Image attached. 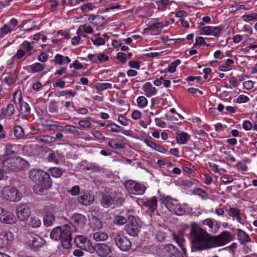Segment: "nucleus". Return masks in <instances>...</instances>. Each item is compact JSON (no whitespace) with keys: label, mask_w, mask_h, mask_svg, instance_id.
Returning <instances> with one entry per match:
<instances>
[{"label":"nucleus","mask_w":257,"mask_h":257,"mask_svg":"<svg viewBox=\"0 0 257 257\" xmlns=\"http://www.w3.org/2000/svg\"><path fill=\"white\" fill-rule=\"evenodd\" d=\"M190 234L192 245L197 250L222 246L230 239L228 231H225L220 235L211 236L194 223L191 224Z\"/></svg>","instance_id":"1"},{"label":"nucleus","mask_w":257,"mask_h":257,"mask_svg":"<svg viewBox=\"0 0 257 257\" xmlns=\"http://www.w3.org/2000/svg\"><path fill=\"white\" fill-rule=\"evenodd\" d=\"M30 178L35 185L33 187L34 192L38 195L45 194L47 190L51 186L52 181L49 174L42 170L33 169L29 174Z\"/></svg>","instance_id":"2"},{"label":"nucleus","mask_w":257,"mask_h":257,"mask_svg":"<svg viewBox=\"0 0 257 257\" xmlns=\"http://www.w3.org/2000/svg\"><path fill=\"white\" fill-rule=\"evenodd\" d=\"M76 231V226L72 223H69L54 228L51 232L50 237L55 240H60L62 246L64 248L69 249L72 245L71 233Z\"/></svg>","instance_id":"3"},{"label":"nucleus","mask_w":257,"mask_h":257,"mask_svg":"<svg viewBox=\"0 0 257 257\" xmlns=\"http://www.w3.org/2000/svg\"><path fill=\"white\" fill-rule=\"evenodd\" d=\"M1 166L6 170L17 171L23 167L25 160L20 157L0 160Z\"/></svg>","instance_id":"4"},{"label":"nucleus","mask_w":257,"mask_h":257,"mask_svg":"<svg viewBox=\"0 0 257 257\" xmlns=\"http://www.w3.org/2000/svg\"><path fill=\"white\" fill-rule=\"evenodd\" d=\"M74 242L78 247L90 253H93L95 250V248L90 241L85 236H76L74 238Z\"/></svg>","instance_id":"5"},{"label":"nucleus","mask_w":257,"mask_h":257,"mask_svg":"<svg viewBox=\"0 0 257 257\" xmlns=\"http://www.w3.org/2000/svg\"><path fill=\"white\" fill-rule=\"evenodd\" d=\"M2 194L4 198L13 202L19 201L22 197V194L16 188L10 187L4 188Z\"/></svg>","instance_id":"6"},{"label":"nucleus","mask_w":257,"mask_h":257,"mask_svg":"<svg viewBox=\"0 0 257 257\" xmlns=\"http://www.w3.org/2000/svg\"><path fill=\"white\" fill-rule=\"evenodd\" d=\"M124 186L130 193L135 195H142L146 190V187L144 185L131 180L126 181Z\"/></svg>","instance_id":"7"},{"label":"nucleus","mask_w":257,"mask_h":257,"mask_svg":"<svg viewBox=\"0 0 257 257\" xmlns=\"http://www.w3.org/2000/svg\"><path fill=\"white\" fill-rule=\"evenodd\" d=\"M173 236L178 245L181 247L183 252L179 251L175 246L172 255H173L175 257H183V254H185L186 252V249L184 245L185 239L184 238L183 233L182 232H179L177 234H173Z\"/></svg>","instance_id":"8"},{"label":"nucleus","mask_w":257,"mask_h":257,"mask_svg":"<svg viewBox=\"0 0 257 257\" xmlns=\"http://www.w3.org/2000/svg\"><path fill=\"white\" fill-rule=\"evenodd\" d=\"M116 246L121 250L126 251L130 249L132 243L130 239L121 234H118L114 237Z\"/></svg>","instance_id":"9"},{"label":"nucleus","mask_w":257,"mask_h":257,"mask_svg":"<svg viewBox=\"0 0 257 257\" xmlns=\"http://www.w3.org/2000/svg\"><path fill=\"white\" fill-rule=\"evenodd\" d=\"M29 243L34 248L42 246L45 243V240L41 236L32 232H28L26 234Z\"/></svg>","instance_id":"10"},{"label":"nucleus","mask_w":257,"mask_h":257,"mask_svg":"<svg viewBox=\"0 0 257 257\" xmlns=\"http://www.w3.org/2000/svg\"><path fill=\"white\" fill-rule=\"evenodd\" d=\"M16 215L20 221H26L31 215L29 207L26 204L19 205L16 209Z\"/></svg>","instance_id":"11"},{"label":"nucleus","mask_w":257,"mask_h":257,"mask_svg":"<svg viewBox=\"0 0 257 257\" xmlns=\"http://www.w3.org/2000/svg\"><path fill=\"white\" fill-rule=\"evenodd\" d=\"M94 196L89 192L82 194L78 197V202L83 206H88L92 204L94 201Z\"/></svg>","instance_id":"12"},{"label":"nucleus","mask_w":257,"mask_h":257,"mask_svg":"<svg viewBox=\"0 0 257 257\" xmlns=\"http://www.w3.org/2000/svg\"><path fill=\"white\" fill-rule=\"evenodd\" d=\"M13 240L12 234L10 232L4 231L0 233V248L8 246Z\"/></svg>","instance_id":"13"},{"label":"nucleus","mask_w":257,"mask_h":257,"mask_svg":"<svg viewBox=\"0 0 257 257\" xmlns=\"http://www.w3.org/2000/svg\"><path fill=\"white\" fill-rule=\"evenodd\" d=\"M72 221L80 228H82L86 224L87 219L86 217L80 213H75L71 217Z\"/></svg>","instance_id":"14"},{"label":"nucleus","mask_w":257,"mask_h":257,"mask_svg":"<svg viewBox=\"0 0 257 257\" xmlns=\"http://www.w3.org/2000/svg\"><path fill=\"white\" fill-rule=\"evenodd\" d=\"M111 251L110 247L106 244L101 243L98 245L96 252L100 257L107 256Z\"/></svg>","instance_id":"15"},{"label":"nucleus","mask_w":257,"mask_h":257,"mask_svg":"<svg viewBox=\"0 0 257 257\" xmlns=\"http://www.w3.org/2000/svg\"><path fill=\"white\" fill-rule=\"evenodd\" d=\"M15 112V107L13 104H9L6 108H3L0 113V118L11 117Z\"/></svg>","instance_id":"16"},{"label":"nucleus","mask_w":257,"mask_h":257,"mask_svg":"<svg viewBox=\"0 0 257 257\" xmlns=\"http://www.w3.org/2000/svg\"><path fill=\"white\" fill-rule=\"evenodd\" d=\"M163 202L167 208L172 212L174 210V208L177 207V205L179 203L176 199H173L170 196H166L163 199Z\"/></svg>","instance_id":"17"},{"label":"nucleus","mask_w":257,"mask_h":257,"mask_svg":"<svg viewBox=\"0 0 257 257\" xmlns=\"http://www.w3.org/2000/svg\"><path fill=\"white\" fill-rule=\"evenodd\" d=\"M143 90L148 97L154 96L157 93V89L150 82L145 83L143 86Z\"/></svg>","instance_id":"18"},{"label":"nucleus","mask_w":257,"mask_h":257,"mask_svg":"<svg viewBox=\"0 0 257 257\" xmlns=\"http://www.w3.org/2000/svg\"><path fill=\"white\" fill-rule=\"evenodd\" d=\"M16 218L12 213L4 211L0 217V221L6 224H13L15 222Z\"/></svg>","instance_id":"19"},{"label":"nucleus","mask_w":257,"mask_h":257,"mask_svg":"<svg viewBox=\"0 0 257 257\" xmlns=\"http://www.w3.org/2000/svg\"><path fill=\"white\" fill-rule=\"evenodd\" d=\"M203 224L204 225L208 226L209 228V231L212 233L216 232L219 227V225L218 224L216 221L210 218L203 221Z\"/></svg>","instance_id":"20"},{"label":"nucleus","mask_w":257,"mask_h":257,"mask_svg":"<svg viewBox=\"0 0 257 257\" xmlns=\"http://www.w3.org/2000/svg\"><path fill=\"white\" fill-rule=\"evenodd\" d=\"M140 226L139 223L136 224H127L125 226L126 232L132 236H137L139 232Z\"/></svg>","instance_id":"21"},{"label":"nucleus","mask_w":257,"mask_h":257,"mask_svg":"<svg viewBox=\"0 0 257 257\" xmlns=\"http://www.w3.org/2000/svg\"><path fill=\"white\" fill-rule=\"evenodd\" d=\"M113 200L111 196L108 194L102 193L101 198V204L105 208H108L112 204Z\"/></svg>","instance_id":"22"},{"label":"nucleus","mask_w":257,"mask_h":257,"mask_svg":"<svg viewBox=\"0 0 257 257\" xmlns=\"http://www.w3.org/2000/svg\"><path fill=\"white\" fill-rule=\"evenodd\" d=\"M55 221V216L52 212H47L44 217V224L47 227L51 226L54 223Z\"/></svg>","instance_id":"23"},{"label":"nucleus","mask_w":257,"mask_h":257,"mask_svg":"<svg viewBox=\"0 0 257 257\" xmlns=\"http://www.w3.org/2000/svg\"><path fill=\"white\" fill-rule=\"evenodd\" d=\"M47 160L49 162L58 164L62 161V156L57 153L52 152L50 153L47 157Z\"/></svg>","instance_id":"24"},{"label":"nucleus","mask_w":257,"mask_h":257,"mask_svg":"<svg viewBox=\"0 0 257 257\" xmlns=\"http://www.w3.org/2000/svg\"><path fill=\"white\" fill-rule=\"evenodd\" d=\"M238 239L239 240L241 243L244 244L250 241V238L249 235L246 232L240 229H238Z\"/></svg>","instance_id":"25"},{"label":"nucleus","mask_w":257,"mask_h":257,"mask_svg":"<svg viewBox=\"0 0 257 257\" xmlns=\"http://www.w3.org/2000/svg\"><path fill=\"white\" fill-rule=\"evenodd\" d=\"M18 101L20 104V110L22 113H29L30 111V107L27 103L22 101V97L21 95L19 96Z\"/></svg>","instance_id":"26"},{"label":"nucleus","mask_w":257,"mask_h":257,"mask_svg":"<svg viewBox=\"0 0 257 257\" xmlns=\"http://www.w3.org/2000/svg\"><path fill=\"white\" fill-rule=\"evenodd\" d=\"M34 43L29 42L27 41H25L23 42V43L21 45V48L23 50H26V52L28 55H31L32 54V50L33 49V44Z\"/></svg>","instance_id":"27"},{"label":"nucleus","mask_w":257,"mask_h":257,"mask_svg":"<svg viewBox=\"0 0 257 257\" xmlns=\"http://www.w3.org/2000/svg\"><path fill=\"white\" fill-rule=\"evenodd\" d=\"M144 205L150 208L152 211L154 212L157 206V200L156 197H153L150 200L145 202Z\"/></svg>","instance_id":"28"},{"label":"nucleus","mask_w":257,"mask_h":257,"mask_svg":"<svg viewBox=\"0 0 257 257\" xmlns=\"http://www.w3.org/2000/svg\"><path fill=\"white\" fill-rule=\"evenodd\" d=\"M38 142L44 144H50L51 143L56 142V140L53 137L49 136H43L37 137Z\"/></svg>","instance_id":"29"},{"label":"nucleus","mask_w":257,"mask_h":257,"mask_svg":"<svg viewBox=\"0 0 257 257\" xmlns=\"http://www.w3.org/2000/svg\"><path fill=\"white\" fill-rule=\"evenodd\" d=\"M189 139V136L186 133L179 134L176 137L177 142L180 144H185Z\"/></svg>","instance_id":"30"},{"label":"nucleus","mask_w":257,"mask_h":257,"mask_svg":"<svg viewBox=\"0 0 257 257\" xmlns=\"http://www.w3.org/2000/svg\"><path fill=\"white\" fill-rule=\"evenodd\" d=\"M107 237V234L103 232H96L93 234V238L96 241L105 240Z\"/></svg>","instance_id":"31"},{"label":"nucleus","mask_w":257,"mask_h":257,"mask_svg":"<svg viewBox=\"0 0 257 257\" xmlns=\"http://www.w3.org/2000/svg\"><path fill=\"white\" fill-rule=\"evenodd\" d=\"M48 171L49 173L55 178H59L63 174L62 170L57 167L50 168Z\"/></svg>","instance_id":"32"},{"label":"nucleus","mask_w":257,"mask_h":257,"mask_svg":"<svg viewBox=\"0 0 257 257\" xmlns=\"http://www.w3.org/2000/svg\"><path fill=\"white\" fill-rule=\"evenodd\" d=\"M29 225L33 228H37L41 226V221L37 217H31L29 222Z\"/></svg>","instance_id":"33"},{"label":"nucleus","mask_w":257,"mask_h":257,"mask_svg":"<svg viewBox=\"0 0 257 257\" xmlns=\"http://www.w3.org/2000/svg\"><path fill=\"white\" fill-rule=\"evenodd\" d=\"M45 65L39 63H35L29 66V68L32 73H36L43 71L44 69Z\"/></svg>","instance_id":"34"},{"label":"nucleus","mask_w":257,"mask_h":257,"mask_svg":"<svg viewBox=\"0 0 257 257\" xmlns=\"http://www.w3.org/2000/svg\"><path fill=\"white\" fill-rule=\"evenodd\" d=\"M17 147L16 145H7L5 148V155L6 156L14 155L16 153Z\"/></svg>","instance_id":"35"},{"label":"nucleus","mask_w":257,"mask_h":257,"mask_svg":"<svg viewBox=\"0 0 257 257\" xmlns=\"http://www.w3.org/2000/svg\"><path fill=\"white\" fill-rule=\"evenodd\" d=\"M14 134L15 136L19 139L22 138L25 135L23 129L19 125H16L14 127Z\"/></svg>","instance_id":"36"},{"label":"nucleus","mask_w":257,"mask_h":257,"mask_svg":"<svg viewBox=\"0 0 257 257\" xmlns=\"http://www.w3.org/2000/svg\"><path fill=\"white\" fill-rule=\"evenodd\" d=\"M234 63V61L232 59H228L226 60L224 65L220 66L218 67V69L221 71H224L226 70H229L231 69V64Z\"/></svg>","instance_id":"37"},{"label":"nucleus","mask_w":257,"mask_h":257,"mask_svg":"<svg viewBox=\"0 0 257 257\" xmlns=\"http://www.w3.org/2000/svg\"><path fill=\"white\" fill-rule=\"evenodd\" d=\"M137 101L138 105L140 107L144 108L146 107L148 104V100L144 96L139 97L137 100Z\"/></svg>","instance_id":"38"},{"label":"nucleus","mask_w":257,"mask_h":257,"mask_svg":"<svg viewBox=\"0 0 257 257\" xmlns=\"http://www.w3.org/2000/svg\"><path fill=\"white\" fill-rule=\"evenodd\" d=\"M229 215L232 217H235L238 221H239L241 219L238 209L230 208L229 210Z\"/></svg>","instance_id":"39"},{"label":"nucleus","mask_w":257,"mask_h":257,"mask_svg":"<svg viewBox=\"0 0 257 257\" xmlns=\"http://www.w3.org/2000/svg\"><path fill=\"white\" fill-rule=\"evenodd\" d=\"M180 60L179 59L176 60L171 63L168 68V70L170 73H174L176 71V67L180 64Z\"/></svg>","instance_id":"40"},{"label":"nucleus","mask_w":257,"mask_h":257,"mask_svg":"<svg viewBox=\"0 0 257 257\" xmlns=\"http://www.w3.org/2000/svg\"><path fill=\"white\" fill-rule=\"evenodd\" d=\"M108 145L109 147L113 149H120L123 148L121 144L116 142L114 140H110L108 142Z\"/></svg>","instance_id":"41"},{"label":"nucleus","mask_w":257,"mask_h":257,"mask_svg":"<svg viewBox=\"0 0 257 257\" xmlns=\"http://www.w3.org/2000/svg\"><path fill=\"white\" fill-rule=\"evenodd\" d=\"M114 222L117 225H123L127 222V219L123 216H118L115 218Z\"/></svg>","instance_id":"42"},{"label":"nucleus","mask_w":257,"mask_h":257,"mask_svg":"<svg viewBox=\"0 0 257 257\" xmlns=\"http://www.w3.org/2000/svg\"><path fill=\"white\" fill-rule=\"evenodd\" d=\"M111 87V84L109 83H101L98 84L97 86V89L100 91H103Z\"/></svg>","instance_id":"43"},{"label":"nucleus","mask_w":257,"mask_h":257,"mask_svg":"<svg viewBox=\"0 0 257 257\" xmlns=\"http://www.w3.org/2000/svg\"><path fill=\"white\" fill-rule=\"evenodd\" d=\"M80 191V187L78 185H75L71 189L68 190V192L72 196H76L79 193Z\"/></svg>","instance_id":"44"},{"label":"nucleus","mask_w":257,"mask_h":257,"mask_svg":"<svg viewBox=\"0 0 257 257\" xmlns=\"http://www.w3.org/2000/svg\"><path fill=\"white\" fill-rule=\"evenodd\" d=\"M26 52L21 48L17 51V53L13 56V59H20L23 58L25 55Z\"/></svg>","instance_id":"45"},{"label":"nucleus","mask_w":257,"mask_h":257,"mask_svg":"<svg viewBox=\"0 0 257 257\" xmlns=\"http://www.w3.org/2000/svg\"><path fill=\"white\" fill-rule=\"evenodd\" d=\"M107 127L109 128V131L112 132H119L121 129V127L115 123L109 124Z\"/></svg>","instance_id":"46"},{"label":"nucleus","mask_w":257,"mask_h":257,"mask_svg":"<svg viewBox=\"0 0 257 257\" xmlns=\"http://www.w3.org/2000/svg\"><path fill=\"white\" fill-rule=\"evenodd\" d=\"M177 206V207H176L174 208V210H173L172 212L178 215H181L183 214V213L185 212V210L182 207L181 205L178 203Z\"/></svg>","instance_id":"47"},{"label":"nucleus","mask_w":257,"mask_h":257,"mask_svg":"<svg viewBox=\"0 0 257 257\" xmlns=\"http://www.w3.org/2000/svg\"><path fill=\"white\" fill-rule=\"evenodd\" d=\"M242 19L246 22L252 20H257V14H253L251 15H244L242 16Z\"/></svg>","instance_id":"48"},{"label":"nucleus","mask_w":257,"mask_h":257,"mask_svg":"<svg viewBox=\"0 0 257 257\" xmlns=\"http://www.w3.org/2000/svg\"><path fill=\"white\" fill-rule=\"evenodd\" d=\"M87 169L95 172L101 171V168L96 164H90L89 166L87 167Z\"/></svg>","instance_id":"49"},{"label":"nucleus","mask_w":257,"mask_h":257,"mask_svg":"<svg viewBox=\"0 0 257 257\" xmlns=\"http://www.w3.org/2000/svg\"><path fill=\"white\" fill-rule=\"evenodd\" d=\"M94 8V6L92 3H87L81 7V10L83 12H87L89 11L92 10Z\"/></svg>","instance_id":"50"},{"label":"nucleus","mask_w":257,"mask_h":257,"mask_svg":"<svg viewBox=\"0 0 257 257\" xmlns=\"http://www.w3.org/2000/svg\"><path fill=\"white\" fill-rule=\"evenodd\" d=\"M49 109L51 112H56L58 110L57 102L53 100L50 102L49 104Z\"/></svg>","instance_id":"51"},{"label":"nucleus","mask_w":257,"mask_h":257,"mask_svg":"<svg viewBox=\"0 0 257 257\" xmlns=\"http://www.w3.org/2000/svg\"><path fill=\"white\" fill-rule=\"evenodd\" d=\"M156 238L159 241H163L166 238L165 233L163 231H158L156 235Z\"/></svg>","instance_id":"52"},{"label":"nucleus","mask_w":257,"mask_h":257,"mask_svg":"<svg viewBox=\"0 0 257 257\" xmlns=\"http://www.w3.org/2000/svg\"><path fill=\"white\" fill-rule=\"evenodd\" d=\"M63 61L64 57L62 55L60 54H57L55 56L54 61L55 62V63L59 65H62L63 64Z\"/></svg>","instance_id":"53"},{"label":"nucleus","mask_w":257,"mask_h":257,"mask_svg":"<svg viewBox=\"0 0 257 257\" xmlns=\"http://www.w3.org/2000/svg\"><path fill=\"white\" fill-rule=\"evenodd\" d=\"M93 136L97 140L104 141L105 137L99 131H95L92 133Z\"/></svg>","instance_id":"54"},{"label":"nucleus","mask_w":257,"mask_h":257,"mask_svg":"<svg viewBox=\"0 0 257 257\" xmlns=\"http://www.w3.org/2000/svg\"><path fill=\"white\" fill-rule=\"evenodd\" d=\"M12 30L9 26L7 25H5L3 27L1 28V32L3 36L6 35L8 33H11Z\"/></svg>","instance_id":"55"},{"label":"nucleus","mask_w":257,"mask_h":257,"mask_svg":"<svg viewBox=\"0 0 257 257\" xmlns=\"http://www.w3.org/2000/svg\"><path fill=\"white\" fill-rule=\"evenodd\" d=\"M175 246L172 244H166L164 246V250L170 253L171 254H172L173 251H174Z\"/></svg>","instance_id":"56"},{"label":"nucleus","mask_w":257,"mask_h":257,"mask_svg":"<svg viewBox=\"0 0 257 257\" xmlns=\"http://www.w3.org/2000/svg\"><path fill=\"white\" fill-rule=\"evenodd\" d=\"M221 29L219 27H211V35L214 36H218L220 34Z\"/></svg>","instance_id":"57"},{"label":"nucleus","mask_w":257,"mask_h":257,"mask_svg":"<svg viewBox=\"0 0 257 257\" xmlns=\"http://www.w3.org/2000/svg\"><path fill=\"white\" fill-rule=\"evenodd\" d=\"M249 100V98L244 95H239L237 98V102L238 103H244L248 101Z\"/></svg>","instance_id":"58"},{"label":"nucleus","mask_w":257,"mask_h":257,"mask_svg":"<svg viewBox=\"0 0 257 257\" xmlns=\"http://www.w3.org/2000/svg\"><path fill=\"white\" fill-rule=\"evenodd\" d=\"M79 124L83 127H89L91 126V122L87 120H81L79 121Z\"/></svg>","instance_id":"59"},{"label":"nucleus","mask_w":257,"mask_h":257,"mask_svg":"<svg viewBox=\"0 0 257 257\" xmlns=\"http://www.w3.org/2000/svg\"><path fill=\"white\" fill-rule=\"evenodd\" d=\"M244 87L247 89H251L253 87V82L251 80L246 81L243 83Z\"/></svg>","instance_id":"60"},{"label":"nucleus","mask_w":257,"mask_h":257,"mask_svg":"<svg viewBox=\"0 0 257 257\" xmlns=\"http://www.w3.org/2000/svg\"><path fill=\"white\" fill-rule=\"evenodd\" d=\"M93 221L94 222V225L96 228H97L98 229L102 228V222L101 221V220L99 219H98L96 217H94L93 218Z\"/></svg>","instance_id":"61"},{"label":"nucleus","mask_w":257,"mask_h":257,"mask_svg":"<svg viewBox=\"0 0 257 257\" xmlns=\"http://www.w3.org/2000/svg\"><path fill=\"white\" fill-rule=\"evenodd\" d=\"M243 128L246 130H250L252 127V123L249 120H245L242 124Z\"/></svg>","instance_id":"62"},{"label":"nucleus","mask_w":257,"mask_h":257,"mask_svg":"<svg viewBox=\"0 0 257 257\" xmlns=\"http://www.w3.org/2000/svg\"><path fill=\"white\" fill-rule=\"evenodd\" d=\"M93 44L97 46L102 45L105 44V41L101 38H97L94 40L92 39Z\"/></svg>","instance_id":"63"},{"label":"nucleus","mask_w":257,"mask_h":257,"mask_svg":"<svg viewBox=\"0 0 257 257\" xmlns=\"http://www.w3.org/2000/svg\"><path fill=\"white\" fill-rule=\"evenodd\" d=\"M65 85V82L64 81L61 80L60 79L58 80L56 82L53 83V86L54 87H59L60 88H64Z\"/></svg>","instance_id":"64"}]
</instances>
